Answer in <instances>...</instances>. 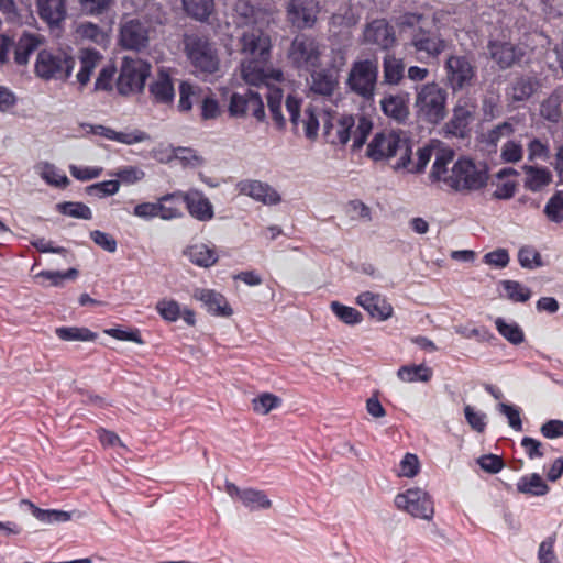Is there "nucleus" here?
<instances>
[{
    "instance_id": "f257e3e1",
    "label": "nucleus",
    "mask_w": 563,
    "mask_h": 563,
    "mask_svg": "<svg viewBox=\"0 0 563 563\" xmlns=\"http://www.w3.org/2000/svg\"><path fill=\"white\" fill-rule=\"evenodd\" d=\"M452 159V151L442 152L435 156L430 173L432 180H442L451 189L459 192L479 190L486 186L488 174L485 166H478L471 158L460 157L449 173L448 165Z\"/></svg>"
},
{
    "instance_id": "f03ea898",
    "label": "nucleus",
    "mask_w": 563,
    "mask_h": 563,
    "mask_svg": "<svg viewBox=\"0 0 563 563\" xmlns=\"http://www.w3.org/2000/svg\"><path fill=\"white\" fill-rule=\"evenodd\" d=\"M428 16L424 12L406 11L396 19V25L401 32L410 31L408 43L416 59L429 63L446 49V41L438 27H427Z\"/></svg>"
},
{
    "instance_id": "7ed1b4c3",
    "label": "nucleus",
    "mask_w": 563,
    "mask_h": 563,
    "mask_svg": "<svg viewBox=\"0 0 563 563\" xmlns=\"http://www.w3.org/2000/svg\"><path fill=\"white\" fill-rule=\"evenodd\" d=\"M269 59L262 57L247 58L242 62L241 71L243 79L251 86L261 87L266 89L267 107L278 129H283L286 120L282 112V101L284 92L282 88L269 84V80L282 81L283 73L280 70L268 69Z\"/></svg>"
},
{
    "instance_id": "20e7f679",
    "label": "nucleus",
    "mask_w": 563,
    "mask_h": 563,
    "mask_svg": "<svg viewBox=\"0 0 563 563\" xmlns=\"http://www.w3.org/2000/svg\"><path fill=\"white\" fill-rule=\"evenodd\" d=\"M373 123L365 115H329L323 121V135L328 143L344 145L353 139V147L361 148L372 132Z\"/></svg>"
},
{
    "instance_id": "39448f33",
    "label": "nucleus",
    "mask_w": 563,
    "mask_h": 563,
    "mask_svg": "<svg viewBox=\"0 0 563 563\" xmlns=\"http://www.w3.org/2000/svg\"><path fill=\"white\" fill-rule=\"evenodd\" d=\"M449 92L438 82L416 87L415 109L418 120L438 125L448 115Z\"/></svg>"
},
{
    "instance_id": "423d86ee",
    "label": "nucleus",
    "mask_w": 563,
    "mask_h": 563,
    "mask_svg": "<svg viewBox=\"0 0 563 563\" xmlns=\"http://www.w3.org/2000/svg\"><path fill=\"white\" fill-rule=\"evenodd\" d=\"M184 53L195 71L213 75L220 69V58L216 44L205 34L186 33L183 37Z\"/></svg>"
},
{
    "instance_id": "0eeeda50",
    "label": "nucleus",
    "mask_w": 563,
    "mask_h": 563,
    "mask_svg": "<svg viewBox=\"0 0 563 563\" xmlns=\"http://www.w3.org/2000/svg\"><path fill=\"white\" fill-rule=\"evenodd\" d=\"M410 153L411 142L393 131L376 133L367 146V156L374 161L399 156L394 165L395 169L408 166Z\"/></svg>"
},
{
    "instance_id": "6e6552de",
    "label": "nucleus",
    "mask_w": 563,
    "mask_h": 563,
    "mask_svg": "<svg viewBox=\"0 0 563 563\" xmlns=\"http://www.w3.org/2000/svg\"><path fill=\"white\" fill-rule=\"evenodd\" d=\"M76 66V59L63 49H42L36 56L34 71L44 80H67Z\"/></svg>"
},
{
    "instance_id": "1a4fd4ad",
    "label": "nucleus",
    "mask_w": 563,
    "mask_h": 563,
    "mask_svg": "<svg viewBox=\"0 0 563 563\" xmlns=\"http://www.w3.org/2000/svg\"><path fill=\"white\" fill-rule=\"evenodd\" d=\"M378 80L377 58L355 60L347 75L346 86L366 101L374 99Z\"/></svg>"
},
{
    "instance_id": "9d476101",
    "label": "nucleus",
    "mask_w": 563,
    "mask_h": 563,
    "mask_svg": "<svg viewBox=\"0 0 563 563\" xmlns=\"http://www.w3.org/2000/svg\"><path fill=\"white\" fill-rule=\"evenodd\" d=\"M151 69L152 66L146 60L124 57L117 79L118 92L122 96L142 92Z\"/></svg>"
},
{
    "instance_id": "9b49d317",
    "label": "nucleus",
    "mask_w": 563,
    "mask_h": 563,
    "mask_svg": "<svg viewBox=\"0 0 563 563\" xmlns=\"http://www.w3.org/2000/svg\"><path fill=\"white\" fill-rule=\"evenodd\" d=\"M288 58L295 68L310 71L320 65V43L313 36L298 34L291 42Z\"/></svg>"
},
{
    "instance_id": "f8f14e48",
    "label": "nucleus",
    "mask_w": 563,
    "mask_h": 563,
    "mask_svg": "<svg viewBox=\"0 0 563 563\" xmlns=\"http://www.w3.org/2000/svg\"><path fill=\"white\" fill-rule=\"evenodd\" d=\"M398 509L415 518L431 520L434 515V504L431 496L421 488H409L395 497Z\"/></svg>"
},
{
    "instance_id": "ddd939ff",
    "label": "nucleus",
    "mask_w": 563,
    "mask_h": 563,
    "mask_svg": "<svg viewBox=\"0 0 563 563\" xmlns=\"http://www.w3.org/2000/svg\"><path fill=\"white\" fill-rule=\"evenodd\" d=\"M446 79L455 92L473 86L476 79V66L465 55H451L445 62Z\"/></svg>"
},
{
    "instance_id": "4468645a",
    "label": "nucleus",
    "mask_w": 563,
    "mask_h": 563,
    "mask_svg": "<svg viewBox=\"0 0 563 563\" xmlns=\"http://www.w3.org/2000/svg\"><path fill=\"white\" fill-rule=\"evenodd\" d=\"M229 114L232 118H243L251 113L257 121H264L265 108L260 92L246 89L244 92H233L230 97Z\"/></svg>"
},
{
    "instance_id": "2eb2a0df",
    "label": "nucleus",
    "mask_w": 563,
    "mask_h": 563,
    "mask_svg": "<svg viewBox=\"0 0 563 563\" xmlns=\"http://www.w3.org/2000/svg\"><path fill=\"white\" fill-rule=\"evenodd\" d=\"M476 104L467 99L460 98L453 108L452 118L444 125L445 136L465 139L470 136L471 123L474 120Z\"/></svg>"
},
{
    "instance_id": "dca6fc26",
    "label": "nucleus",
    "mask_w": 563,
    "mask_h": 563,
    "mask_svg": "<svg viewBox=\"0 0 563 563\" xmlns=\"http://www.w3.org/2000/svg\"><path fill=\"white\" fill-rule=\"evenodd\" d=\"M271 36L262 29L250 26L239 37V51L247 58L271 59Z\"/></svg>"
},
{
    "instance_id": "f3484780",
    "label": "nucleus",
    "mask_w": 563,
    "mask_h": 563,
    "mask_svg": "<svg viewBox=\"0 0 563 563\" xmlns=\"http://www.w3.org/2000/svg\"><path fill=\"white\" fill-rule=\"evenodd\" d=\"M319 12L317 0H290L286 7L287 21L299 30L313 27Z\"/></svg>"
},
{
    "instance_id": "a211bd4d",
    "label": "nucleus",
    "mask_w": 563,
    "mask_h": 563,
    "mask_svg": "<svg viewBox=\"0 0 563 563\" xmlns=\"http://www.w3.org/2000/svg\"><path fill=\"white\" fill-rule=\"evenodd\" d=\"M148 40L147 22L140 19H130L121 24L119 42L123 48L141 51L147 46Z\"/></svg>"
},
{
    "instance_id": "6ab92c4d",
    "label": "nucleus",
    "mask_w": 563,
    "mask_h": 563,
    "mask_svg": "<svg viewBox=\"0 0 563 563\" xmlns=\"http://www.w3.org/2000/svg\"><path fill=\"white\" fill-rule=\"evenodd\" d=\"M487 51L489 57L498 65L500 69H507L519 63L525 51L510 41L493 38L488 41Z\"/></svg>"
},
{
    "instance_id": "aec40b11",
    "label": "nucleus",
    "mask_w": 563,
    "mask_h": 563,
    "mask_svg": "<svg viewBox=\"0 0 563 563\" xmlns=\"http://www.w3.org/2000/svg\"><path fill=\"white\" fill-rule=\"evenodd\" d=\"M240 195L252 198L263 205L272 206L280 202V195L267 183L257 179H243L236 184Z\"/></svg>"
},
{
    "instance_id": "412c9836",
    "label": "nucleus",
    "mask_w": 563,
    "mask_h": 563,
    "mask_svg": "<svg viewBox=\"0 0 563 563\" xmlns=\"http://www.w3.org/2000/svg\"><path fill=\"white\" fill-rule=\"evenodd\" d=\"M364 43L376 45L382 49H389L396 43L394 27L385 19L369 22L363 33Z\"/></svg>"
},
{
    "instance_id": "4be33fe9",
    "label": "nucleus",
    "mask_w": 563,
    "mask_h": 563,
    "mask_svg": "<svg viewBox=\"0 0 563 563\" xmlns=\"http://www.w3.org/2000/svg\"><path fill=\"white\" fill-rule=\"evenodd\" d=\"M183 202L186 205L188 213L198 221L208 222L214 217L211 201L200 190L191 189L184 192Z\"/></svg>"
},
{
    "instance_id": "5701e85b",
    "label": "nucleus",
    "mask_w": 563,
    "mask_h": 563,
    "mask_svg": "<svg viewBox=\"0 0 563 563\" xmlns=\"http://www.w3.org/2000/svg\"><path fill=\"white\" fill-rule=\"evenodd\" d=\"M310 90L323 97H331L339 87V68L329 67L319 70L312 69Z\"/></svg>"
},
{
    "instance_id": "b1692460",
    "label": "nucleus",
    "mask_w": 563,
    "mask_h": 563,
    "mask_svg": "<svg viewBox=\"0 0 563 563\" xmlns=\"http://www.w3.org/2000/svg\"><path fill=\"white\" fill-rule=\"evenodd\" d=\"M40 19L49 29L59 27L67 18V0H36Z\"/></svg>"
},
{
    "instance_id": "393cba45",
    "label": "nucleus",
    "mask_w": 563,
    "mask_h": 563,
    "mask_svg": "<svg viewBox=\"0 0 563 563\" xmlns=\"http://www.w3.org/2000/svg\"><path fill=\"white\" fill-rule=\"evenodd\" d=\"M356 302L364 308L371 317L380 321L389 319L394 312L393 306L385 297L371 291L361 292L356 298Z\"/></svg>"
},
{
    "instance_id": "a878e982",
    "label": "nucleus",
    "mask_w": 563,
    "mask_h": 563,
    "mask_svg": "<svg viewBox=\"0 0 563 563\" xmlns=\"http://www.w3.org/2000/svg\"><path fill=\"white\" fill-rule=\"evenodd\" d=\"M384 114L397 123H405L409 117V93L387 95L380 100Z\"/></svg>"
},
{
    "instance_id": "bb28decb",
    "label": "nucleus",
    "mask_w": 563,
    "mask_h": 563,
    "mask_svg": "<svg viewBox=\"0 0 563 563\" xmlns=\"http://www.w3.org/2000/svg\"><path fill=\"white\" fill-rule=\"evenodd\" d=\"M148 91L154 103L172 104L174 102V82L165 70L158 71L157 77L150 84Z\"/></svg>"
},
{
    "instance_id": "cd10ccee",
    "label": "nucleus",
    "mask_w": 563,
    "mask_h": 563,
    "mask_svg": "<svg viewBox=\"0 0 563 563\" xmlns=\"http://www.w3.org/2000/svg\"><path fill=\"white\" fill-rule=\"evenodd\" d=\"M195 298L201 301L207 310L216 316L229 317L232 309L223 295L211 289H197Z\"/></svg>"
},
{
    "instance_id": "c85d7f7f",
    "label": "nucleus",
    "mask_w": 563,
    "mask_h": 563,
    "mask_svg": "<svg viewBox=\"0 0 563 563\" xmlns=\"http://www.w3.org/2000/svg\"><path fill=\"white\" fill-rule=\"evenodd\" d=\"M184 254L194 265L205 268L213 266L219 258L216 247L205 243L189 245Z\"/></svg>"
},
{
    "instance_id": "c756f323",
    "label": "nucleus",
    "mask_w": 563,
    "mask_h": 563,
    "mask_svg": "<svg viewBox=\"0 0 563 563\" xmlns=\"http://www.w3.org/2000/svg\"><path fill=\"white\" fill-rule=\"evenodd\" d=\"M406 65L402 58L395 54L387 53L383 58L384 84L398 86L405 78Z\"/></svg>"
},
{
    "instance_id": "7c9ffc66",
    "label": "nucleus",
    "mask_w": 563,
    "mask_h": 563,
    "mask_svg": "<svg viewBox=\"0 0 563 563\" xmlns=\"http://www.w3.org/2000/svg\"><path fill=\"white\" fill-rule=\"evenodd\" d=\"M102 59L99 51L93 48H84L79 52L80 69L76 75L77 81L81 87L86 86L91 78L95 69Z\"/></svg>"
},
{
    "instance_id": "2f4dec72",
    "label": "nucleus",
    "mask_w": 563,
    "mask_h": 563,
    "mask_svg": "<svg viewBox=\"0 0 563 563\" xmlns=\"http://www.w3.org/2000/svg\"><path fill=\"white\" fill-rule=\"evenodd\" d=\"M516 487L518 493L530 497H541L547 495L550 490L549 485L538 473L521 476L518 479Z\"/></svg>"
},
{
    "instance_id": "473e14b6",
    "label": "nucleus",
    "mask_w": 563,
    "mask_h": 563,
    "mask_svg": "<svg viewBox=\"0 0 563 563\" xmlns=\"http://www.w3.org/2000/svg\"><path fill=\"white\" fill-rule=\"evenodd\" d=\"M183 196V191H175L157 199L159 218L162 220H173L183 217L180 209Z\"/></svg>"
},
{
    "instance_id": "72a5a7b5",
    "label": "nucleus",
    "mask_w": 563,
    "mask_h": 563,
    "mask_svg": "<svg viewBox=\"0 0 563 563\" xmlns=\"http://www.w3.org/2000/svg\"><path fill=\"white\" fill-rule=\"evenodd\" d=\"M525 187L531 191H539L552 181V174L545 167L526 165Z\"/></svg>"
},
{
    "instance_id": "f704fd0d",
    "label": "nucleus",
    "mask_w": 563,
    "mask_h": 563,
    "mask_svg": "<svg viewBox=\"0 0 563 563\" xmlns=\"http://www.w3.org/2000/svg\"><path fill=\"white\" fill-rule=\"evenodd\" d=\"M40 37L36 34L23 33L14 44V62L18 65H25L31 54L37 49Z\"/></svg>"
},
{
    "instance_id": "c9c22d12",
    "label": "nucleus",
    "mask_w": 563,
    "mask_h": 563,
    "mask_svg": "<svg viewBox=\"0 0 563 563\" xmlns=\"http://www.w3.org/2000/svg\"><path fill=\"white\" fill-rule=\"evenodd\" d=\"M55 334L62 341H82L91 342L96 341L98 334L85 327H59L56 328Z\"/></svg>"
},
{
    "instance_id": "e433bc0d",
    "label": "nucleus",
    "mask_w": 563,
    "mask_h": 563,
    "mask_svg": "<svg viewBox=\"0 0 563 563\" xmlns=\"http://www.w3.org/2000/svg\"><path fill=\"white\" fill-rule=\"evenodd\" d=\"M433 372L424 364L420 365H404L398 372L397 376L400 380L406 383L423 382L427 383L432 378Z\"/></svg>"
},
{
    "instance_id": "4c0bfd02",
    "label": "nucleus",
    "mask_w": 563,
    "mask_h": 563,
    "mask_svg": "<svg viewBox=\"0 0 563 563\" xmlns=\"http://www.w3.org/2000/svg\"><path fill=\"white\" fill-rule=\"evenodd\" d=\"M242 504L250 510L268 509L272 507V501L267 495L260 489L244 488L241 493Z\"/></svg>"
},
{
    "instance_id": "58836bf2",
    "label": "nucleus",
    "mask_w": 563,
    "mask_h": 563,
    "mask_svg": "<svg viewBox=\"0 0 563 563\" xmlns=\"http://www.w3.org/2000/svg\"><path fill=\"white\" fill-rule=\"evenodd\" d=\"M495 327L498 333L514 345H519L525 341L523 330L516 322H506L503 318H497Z\"/></svg>"
},
{
    "instance_id": "ea45409f",
    "label": "nucleus",
    "mask_w": 563,
    "mask_h": 563,
    "mask_svg": "<svg viewBox=\"0 0 563 563\" xmlns=\"http://www.w3.org/2000/svg\"><path fill=\"white\" fill-rule=\"evenodd\" d=\"M186 12L200 21L207 20L213 11V0H183Z\"/></svg>"
},
{
    "instance_id": "a19ab883",
    "label": "nucleus",
    "mask_w": 563,
    "mask_h": 563,
    "mask_svg": "<svg viewBox=\"0 0 563 563\" xmlns=\"http://www.w3.org/2000/svg\"><path fill=\"white\" fill-rule=\"evenodd\" d=\"M330 309L334 316L345 324L355 325L363 320V316L357 309L345 306L339 301H332Z\"/></svg>"
},
{
    "instance_id": "79ce46f5",
    "label": "nucleus",
    "mask_w": 563,
    "mask_h": 563,
    "mask_svg": "<svg viewBox=\"0 0 563 563\" xmlns=\"http://www.w3.org/2000/svg\"><path fill=\"white\" fill-rule=\"evenodd\" d=\"M533 92L534 82L532 78L521 76L516 78V80L512 82L508 91V96L514 101H523L531 97Z\"/></svg>"
},
{
    "instance_id": "37998d69",
    "label": "nucleus",
    "mask_w": 563,
    "mask_h": 563,
    "mask_svg": "<svg viewBox=\"0 0 563 563\" xmlns=\"http://www.w3.org/2000/svg\"><path fill=\"white\" fill-rule=\"evenodd\" d=\"M56 210L64 214L76 219L91 220L92 211L84 202L65 201L56 205Z\"/></svg>"
},
{
    "instance_id": "c03bdc74",
    "label": "nucleus",
    "mask_w": 563,
    "mask_h": 563,
    "mask_svg": "<svg viewBox=\"0 0 563 563\" xmlns=\"http://www.w3.org/2000/svg\"><path fill=\"white\" fill-rule=\"evenodd\" d=\"M282 398L271 393H263L252 400L254 412L267 415L271 410L282 406Z\"/></svg>"
},
{
    "instance_id": "a18cd8bd",
    "label": "nucleus",
    "mask_w": 563,
    "mask_h": 563,
    "mask_svg": "<svg viewBox=\"0 0 563 563\" xmlns=\"http://www.w3.org/2000/svg\"><path fill=\"white\" fill-rule=\"evenodd\" d=\"M501 287L506 297L514 302H526L531 297V290L516 280H503Z\"/></svg>"
},
{
    "instance_id": "49530a36",
    "label": "nucleus",
    "mask_w": 563,
    "mask_h": 563,
    "mask_svg": "<svg viewBox=\"0 0 563 563\" xmlns=\"http://www.w3.org/2000/svg\"><path fill=\"white\" fill-rule=\"evenodd\" d=\"M543 212L549 221L555 223L563 222V191H556L548 200Z\"/></svg>"
},
{
    "instance_id": "de8ad7c7",
    "label": "nucleus",
    "mask_w": 563,
    "mask_h": 563,
    "mask_svg": "<svg viewBox=\"0 0 563 563\" xmlns=\"http://www.w3.org/2000/svg\"><path fill=\"white\" fill-rule=\"evenodd\" d=\"M78 3L85 14L99 16L111 9L114 0H78Z\"/></svg>"
},
{
    "instance_id": "09e8293b",
    "label": "nucleus",
    "mask_w": 563,
    "mask_h": 563,
    "mask_svg": "<svg viewBox=\"0 0 563 563\" xmlns=\"http://www.w3.org/2000/svg\"><path fill=\"white\" fill-rule=\"evenodd\" d=\"M119 180H104L88 186L86 188V192L92 197L104 198L108 196L115 195L119 191Z\"/></svg>"
},
{
    "instance_id": "8fccbe9b",
    "label": "nucleus",
    "mask_w": 563,
    "mask_h": 563,
    "mask_svg": "<svg viewBox=\"0 0 563 563\" xmlns=\"http://www.w3.org/2000/svg\"><path fill=\"white\" fill-rule=\"evenodd\" d=\"M156 310L159 316L168 322H175L180 317V307L175 300H159L156 303Z\"/></svg>"
},
{
    "instance_id": "3c124183",
    "label": "nucleus",
    "mask_w": 563,
    "mask_h": 563,
    "mask_svg": "<svg viewBox=\"0 0 563 563\" xmlns=\"http://www.w3.org/2000/svg\"><path fill=\"white\" fill-rule=\"evenodd\" d=\"M411 154H409V163L408 166H399V169H406L410 173H421L424 170L426 166L431 159L432 156V150L429 146H423L422 148H419L417 155L418 159L417 163H413L411 159Z\"/></svg>"
},
{
    "instance_id": "603ef678",
    "label": "nucleus",
    "mask_w": 563,
    "mask_h": 563,
    "mask_svg": "<svg viewBox=\"0 0 563 563\" xmlns=\"http://www.w3.org/2000/svg\"><path fill=\"white\" fill-rule=\"evenodd\" d=\"M42 178L49 185L65 188L69 184L67 176L52 164H45L41 174Z\"/></svg>"
},
{
    "instance_id": "864d4df0",
    "label": "nucleus",
    "mask_w": 563,
    "mask_h": 563,
    "mask_svg": "<svg viewBox=\"0 0 563 563\" xmlns=\"http://www.w3.org/2000/svg\"><path fill=\"white\" fill-rule=\"evenodd\" d=\"M117 73V68L113 65L104 66L95 82V90L97 91H110L113 87V79Z\"/></svg>"
},
{
    "instance_id": "5fc2aeb1",
    "label": "nucleus",
    "mask_w": 563,
    "mask_h": 563,
    "mask_svg": "<svg viewBox=\"0 0 563 563\" xmlns=\"http://www.w3.org/2000/svg\"><path fill=\"white\" fill-rule=\"evenodd\" d=\"M540 112L543 118L551 122H558L561 118V109L559 99L556 97H549L545 99L540 107Z\"/></svg>"
},
{
    "instance_id": "6e6d98bb",
    "label": "nucleus",
    "mask_w": 563,
    "mask_h": 563,
    "mask_svg": "<svg viewBox=\"0 0 563 563\" xmlns=\"http://www.w3.org/2000/svg\"><path fill=\"white\" fill-rule=\"evenodd\" d=\"M420 463L416 454L406 453L399 464V475L413 477L419 473Z\"/></svg>"
},
{
    "instance_id": "4d7b16f0",
    "label": "nucleus",
    "mask_w": 563,
    "mask_h": 563,
    "mask_svg": "<svg viewBox=\"0 0 563 563\" xmlns=\"http://www.w3.org/2000/svg\"><path fill=\"white\" fill-rule=\"evenodd\" d=\"M518 261L522 267L533 268L541 265V256L537 250L531 246H523L519 250Z\"/></svg>"
},
{
    "instance_id": "13d9d810",
    "label": "nucleus",
    "mask_w": 563,
    "mask_h": 563,
    "mask_svg": "<svg viewBox=\"0 0 563 563\" xmlns=\"http://www.w3.org/2000/svg\"><path fill=\"white\" fill-rule=\"evenodd\" d=\"M464 415L471 428L477 432H484L486 429V416L483 412L475 411L470 405L464 408Z\"/></svg>"
},
{
    "instance_id": "bf43d9fd",
    "label": "nucleus",
    "mask_w": 563,
    "mask_h": 563,
    "mask_svg": "<svg viewBox=\"0 0 563 563\" xmlns=\"http://www.w3.org/2000/svg\"><path fill=\"white\" fill-rule=\"evenodd\" d=\"M514 133V126L511 123L505 121L498 125H496L494 129L488 131L486 135V141L489 145L496 146L498 142L505 137L509 136Z\"/></svg>"
},
{
    "instance_id": "052dcab7",
    "label": "nucleus",
    "mask_w": 563,
    "mask_h": 563,
    "mask_svg": "<svg viewBox=\"0 0 563 563\" xmlns=\"http://www.w3.org/2000/svg\"><path fill=\"white\" fill-rule=\"evenodd\" d=\"M302 124L306 137L313 140L318 134L319 120L312 107L305 109V119L302 120Z\"/></svg>"
},
{
    "instance_id": "680f3d73",
    "label": "nucleus",
    "mask_w": 563,
    "mask_h": 563,
    "mask_svg": "<svg viewBox=\"0 0 563 563\" xmlns=\"http://www.w3.org/2000/svg\"><path fill=\"white\" fill-rule=\"evenodd\" d=\"M522 146L515 141H507L503 147L500 157L506 163H516L522 158Z\"/></svg>"
},
{
    "instance_id": "e2e57ef3",
    "label": "nucleus",
    "mask_w": 563,
    "mask_h": 563,
    "mask_svg": "<svg viewBox=\"0 0 563 563\" xmlns=\"http://www.w3.org/2000/svg\"><path fill=\"white\" fill-rule=\"evenodd\" d=\"M119 181L128 185L135 184L145 177V173L136 166H125L115 173Z\"/></svg>"
},
{
    "instance_id": "0e129e2a",
    "label": "nucleus",
    "mask_w": 563,
    "mask_h": 563,
    "mask_svg": "<svg viewBox=\"0 0 563 563\" xmlns=\"http://www.w3.org/2000/svg\"><path fill=\"white\" fill-rule=\"evenodd\" d=\"M175 157L179 159L184 166L197 167L202 165L203 158L196 151L188 147H178L175 151Z\"/></svg>"
},
{
    "instance_id": "69168bd1",
    "label": "nucleus",
    "mask_w": 563,
    "mask_h": 563,
    "mask_svg": "<svg viewBox=\"0 0 563 563\" xmlns=\"http://www.w3.org/2000/svg\"><path fill=\"white\" fill-rule=\"evenodd\" d=\"M554 537H548L540 543L538 550L539 563H554L556 561V555L554 553Z\"/></svg>"
},
{
    "instance_id": "338daca9",
    "label": "nucleus",
    "mask_w": 563,
    "mask_h": 563,
    "mask_svg": "<svg viewBox=\"0 0 563 563\" xmlns=\"http://www.w3.org/2000/svg\"><path fill=\"white\" fill-rule=\"evenodd\" d=\"M90 238L97 245L107 252L114 253L117 251L118 243L111 234L100 230H95L90 232Z\"/></svg>"
},
{
    "instance_id": "774afa93",
    "label": "nucleus",
    "mask_w": 563,
    "mask_h": 563,
    "mask_svg": "<svg viewBox=\"0 0 563 563\" xmlns=\"http://www.w3.org/2000/svg\"><path fill=\"white\" fill-rule=\"evenodd\" d=\"M478 464L482 470L489 474H496L500 472L504 466V460L499 455L487 454L478 459Z\"/></svg>"
}]
</instances>
